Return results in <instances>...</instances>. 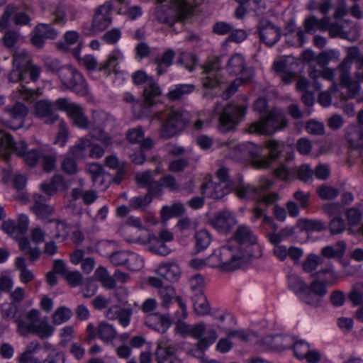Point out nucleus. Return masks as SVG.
<instances>
[{
  "instance_id": "nucleus-1",
  "label": "nucleus",
  "mask_w": 363,
  "mask_h": 363,
  "mask_svg": "<svg viewBox=\"0 0 363 363\" xmlns=\"http://www.w3.org/2000/svg\"><path fill=\"white\" fill-rule=\"evenodd\" d=\"M289 287L298 299L313 307L321 305L323 297L328 293V286H334L339 281V274L333 265H328L316 272V278L308 284L300 276L291 274L287 277Z\"/></svg>"
},
{
  "instance_id": "nucleus-2",
  "label": "nucleus",
  "mask_w": 363,
  "mask_h": 363,
  "mask_svg": "<svg viewBox=\"0 0 363 363\" xmlns=\"http://www.w3.org/2000/svg\"><path fill=\"white\" fill-rule=\"evenodd\" d=\"M202 0H157L154 16L162 23L172 24L183 20L192 13Z\"/></svg>"
},
{
  "instance_id": "nucleus-3",
  "label": "nucleus",
  "mask_w": 363,
  "mask_h": 363,
  "mask_svg": "<svg viewBox=\"0 0 363 363\" xmlns=\"http://www.w3.org/2000/svg\"><path fill=\"white\" fill-rule=\"evenodd\" d=\"M225 145L233 151V156L237 159L251 157L253 158V164L257 168H267L279 158L283 151L284 145L274 140H270L266 143V147L269 150V155L262 158H255V152L253 143L247 142L238 144L236 141L231 140L225 143Z\"/></svg>"
},
{
  "instance_id": "nucleus-4",
  "label": "nucleus",
  "mask_w": 363,
  "mask_h": 363,
  "mask_svg": "<svg viewBox=\"0 0 363 363\" xmlns=\"http://www.w3.org/2000/svg\"><path fill=\"white\" fill-rule=\"evenodd\" d=\"M152 120L160 123L159 135L163 139H169L182 132L189 121L188 112L172 107H167L156 112Z\"/></svg>"
},
{
  "instance_id": "nucleus-5",
  "label": "nucleus",
  "mask_w": 363,
  "mask_h": 363,
  "mask_svg": "<svg viewBox=\"0 0 363 363\" xmlns=\"http://www.w3.org/2000/svg\"><path fill=\"white\" fill-rule=\"evenodd\" d=\"M233 245V253L245 266L252 257L255 251L259 249L257 238L247 225H240L234 233L233 239L228 241L226 245Z\"/></svg>"
},
{
  "instance_id": "nucleus-6",
  "label": "nucleus",
  "mask_w": 363,
  "mask_h": 363,
  "mask_svg": "<svg viewBox=\"0 0 363 363\" xmlns=\"http://www.w3.org/2000/svg\"><path fill=\"white\" fill-rule=\"evenodd\" d=\"M225 69L230 74L241 76L234 79L228 86L223 94L224 99L230 97L241 84L248 83L253 77V71L247 67L245 58L240 53H235L229 57Z\"/></svg>"
},
{
  "instance_id": "nucleus-7",
  "label": "nucleus",
  "mask_w": 363,
  "mask_h": 363,
  "mask_svg": "<svg viewBox=\"0 0 363 363\" xmlns=\"http://www.w3.org/2000/svg\"><path fill=\"white\" fill-rule=\"evenodd\" d=\"M233 245L225 244L206 258L207 266L218 267L223 271H233L244 265L233 253Z\"/></svg>"
},
{
  "instance_id": "nucleus-8",
  "label": "nucleus",
  "mask_w": 363,
  "mask_h": 363,
  "mask_svg": "<svg viewBox=\"0 0 363 363\" xmlns=\"http://www.w3.org/2000/svg\"><path fill=\"white\" fill-rule=\"evenodd\" d=\"M57 75L63 89H68L77 94L84 96L88 93V86L83 75L71 65H65L57 70Z\"/></svg>"
},
{
  "instance_id": "nucleus-9",
  "label": "nucleus",
  "mask_w": 363,
  "mask_h": 363,
  "mask_svg": "<svg viewBox=\"0 0 363 363\" xmlns=\"http://www.w3.org/2000/svg\"><path fill=\"white\" fill-rule=\"evenodd\" d=\"M263 342L269 347L273 349H288L293 347L295 356L299 359H303L309 350V345L303 340L294 342L289 336L268 335L264 337Z\"/></svg>"
},
{
  "instance_id": "nucleus-10",
  "label": "nucleus",
  "mask_w": 363,
  "mask_h": 363,
  "mask_svg": "<svg viewBox=\"0 0 363 363\" xmlns=\"http://www.w3.org/2000/svg\"><path fill=\"white\" fill-rule=\"evenodd\" d=\"M216 111L220 115V129L223 132L228 131L238 125L245 113V108L236 104L225 106L220 108V111L219 105H218L216 107Z\"/></svg>"
},
{
  "instance_id": "nucleus-11",
  "label": "nucleus",
  "mask_w": 363,
  "mask_h": 363,
  "mask_svg": "<svg viewBox=\"0 0 363 363\" xmlns=\"http://www.w3.org/2000/svg\"><path fill=\"white\" fill-rule=\"evenodd\" d=\"M57 110L67 113L73 124L80 128H89V121L84 108L79 104L71 103L65 98L58 99L55 101Z\"/></svg>"
},
{
  "instance_id": "nucleus-12",
  "label": "nucleus",
  "mask_w": 363,
  "mask_h": 363,
  "mask_svg": "<svg viewBox=\"0 0 363 363\" xmlns=\"http://www.w3.org/2000/svg\"><path fill=\"white\" fill-rule=\"evenodd\" d=\"M189 336L199 340L197 347L201 351L206 350L218 337L213 327L202 323L192 325Z\"/></svg>"
},
{
  "instance_id": "nucleus-13",
  "label": "nucleus",
  "mask_w": 363,
  "mask_h": 363,
  "mask_svg": "<svg viewBox=\"0 0 363 363\" xmlns=\"http://www.w3.org/2000/svg\"><path fill=\"white\" fill-rule=\"evenodd\" d=\"M108 121V115L103 111H95L92 113L91 121L89 123L90 134L108 147L112 144V138L103 131V127Z\"/></svg>"
},
{
  "instance_id": "nucleus-14",
  "label": "nucleus",
  "mask_w": 363,
  "mask_h": 363,
  "mask_svg": "<svg viewBox=\"0 0 363 363\" xmlns=\"http://www.w3.org/2000/svg\"><path fill=\"white\" fill-rule=\"evenodd\" d=\"M352 63V60L350 57H347L339 65L340 84L342 87L347 89V97L351 99L355 97L360 90L359 82L352 80L349 74V69Z\"/></svg>"
},
{
  "instance_id": "nucleus-15",
  "label": "nucleus",
  "mask_w": 363,
  "mask_h": 363,
  "mask_svg": "<svg viewBox=\"0 0 363 363\" xmlns=\"http://www.w3.org/2000/svg\"><path fill=\"white\" fill-rule=\"evenodd\" d=\"M29 225V219L26 214H20L18 220L8 219L1 223L2 230L13 238L18 239L22 235H25L28 231Z\"/></svg>"
},
{
  "instance_id": "nucleus-16",
  "label": "nucleus",
  "mask_w": 363,
  "mask_h": 363,
  "mask_svg": "<svg viewBox=\"0 0 363 363\" xmlns=\"http://www.w3.org/2000/svg\"><path fill=\"white\" fill-rule=\"evenodd\" d=\"M56 105L48 100H40L37 101L33 110V113L40 120L47 124H52L59 118L56 113Z\"/></svg>"
},
{
  "instance_id": "nucleus-17",
  "label": "nucleus",
  "mask_w": 363,
  "mask_h": 363,
  "mask_svg": "<svg viewBox=\"0 0 363 363\" xmlns=\"http://www.w3.org/2000/svg\"><path fill=\"white\" fill-rule=\"evenodd\" d=\"M9 80L11 82H20L21 83V88L18 90V94H19V98L23 100L32 101L41 94L38 90H32L23 84L26 81L23 69L14 67L9 74Z\"/></svg>"
},
{
  "instance_id": "nucleus-18",
  "label": "nucleus",
  "mask_w": 363,
  "mask_h": 363,
  "mask_svg": "<svg viewBox=\"0 0 363 363\" xmlns=\"http://www.w3.org/2000/svg\"><path fill=\"white\" fill-rule=\"evenodd\" d=\"M6 111L9 114L11 121L5 122L1 121L4 126L13 130H18L23 127L24 118L28 113V109L24 104L17 102L12 107H7Z\"/></svg>"
},
{
  "instance_id": "nucleus-19",
  "label": "nucleus",
  "mask_w": 363,
  "mask_h": 363,
  "mask_svg": "<svg viewBox=\"0 0 363 363\" xmlns=\"http://www.w3.org/2000/svg\"><path fill=\"white\" fill-rule=\"evenodd\" d=\"M260 40L267 46L271 47L277 43L281 37V29L270 21H262L258 26Z\"/></svg>"
},
{
  "instance_id": "nucleus-20",
  "label": "nucleus",
  "mask_w": 363,
  "mask_h": 363,
  "mask_svg": "<svg viewBox=\"0 0 363 363\" xmlns=\"http://www.w3.org/2000/svg\"><path fill=\"white\" fill-rule=\"evenodd\" d=\"M220 63L218 59H213L204 67L205 76L203 85L206 88H213L223 83L220 74Z\"/></svg>"
},
{
  "instance_id": "nucleus-21",
  "label": "nucleus",
  "mask_w": 363,
  "mask_h": 363,
  "mask_svg": "<svg viewBox=\"0 0 363 363\" xmlns=\"http://www.w3.org/2000/svg\"><path fill=\"white\" fill-rule=\"evenodd\" d=\"M231 182H209L201 186L202 194L206 196L220 199L230 193L233 189Z\"/></svg>"
},
{
  "instance_id": "nucleus-22",
  "label": "nucleus",
  "mask_w": 363,
  "mask_h": 363,
  "mask_svg": "<svg viewBox=\"0 0 363 363\" xmlns=\"http://www.w3.org/2000/svg\"><path fill=\"white\" fill-rule=\"evenodd\" d=\"M13 16V22L18 26L28 25L30 18L23 11H18V8L13 4H9L5 8L4 14L0 18V28L4 29L8 25L9 18Z\"/></svg>"
},
{
  "instance_id": "nucleus-23",
  "label": "nucleus",
  "mask_w": 363,
  "mask_h": 363,
  "mask_svg": "<svg viewBox=\"0 0 363 363\" xmlns=\"http://www.w3.org/2000/svg\"><path fill=\"white\" fill-rule=\"evenodd\" d=\"M155 354L157 363H182L176 356L175 347L167 340L158 342Z\"/></svg>"
},
{
  "instance_id": "nucleus-24",
  "label": "nucleus",
  "mask_w": 363,
  "mask_h": 363,
  "mask_svg": "<svg viewBox=\"0 0 363 363\" xmlns=\"http://www.w3.org/2000/svg\"><path fill=\"white\" fill-rule=\"evenodd\" d=\"M33 204L30 209L33 213L40 220H48L49 223L50 217H51L55 212V207L52 205L48 204L45 202V199L43 196L39 194H35L33 196Z\"/></svg>"
},
{
  "instance_id": "nucleus-25",
  "label": "nucleus",
  "mask_w": 363,
  "mask_h": 363,
  "mask_svg": "<svg viewBox=\"0 0 363 363\" xmlns=\"http://www.w3.org/2000/svg\"><path fill=\"white\" fill-rule=\"evenodd\" d=\"M39 320V311L36 309L29 311L16 320L19 333L23 336L32 333Z\"/></svg>"
},
{
  "instance_id": "nucleus-26",
  "label": "nucleus",
  "mask_w": 363,
  "mask_h": 363,
  "mask_svg": "<svg viewBox=\"0 0 363 363\" xmlns=\"http://www.w3.org/2000/svg\"><path fill=\"white\" fill-rule=\"evenodd\" d=\"M111 5L108 2L99 7L93 18L92 27L94 32L102 31L111 24Z\"/></svg>"
},
{
  "instance_id": "nucleus-27",
  "label": "nucleus",
  "mask_w": 363,
  "mask_h": 363,
  "mask_svg": "<svg viewBox=\"0 0 363 363\" xmlns=\"http://www.w3.org/2000/svg\"><path fill=\"white\" fill-rule=\"evenodd\" d=\"M236 223L235 216L228 211L218 213L211 221L212 225L220 233L228 232Z\"/></svg>"
},
{
  "instance_id": "nucleus-28",
  "label": "nucleus",
  "mask_w": 363,
  "mask_h": 363,
  "mask_svg": "<svg viewBox=\"0 0 363 363\" xmlns=\"http://www.w3.org/2000/svg\"><path fill=\"white\" fill-rule=\"evenodd\" d=\"M161 94L158 84L153 79L147 80L143 90V108H150L153 106L157 102V99Z\"/></svg>"
},
{
  "instance_id": "nucleus-29",
  "label": "nucleus",
  "mask_w": 363,
  "mask_h": 363,
  "mask_svg": "<svg viewBox=\"0 0 363 363\" xmlns=\"http://www.w3.org/2000/svg\"><path fill=\"white\" fill-rule=\"evenodd\" d=\"M135 179L140 186L148 188V194L157 195L161 193V184L154 179L152 172L147 171L137 174Z\"/></svg>"
},
{
  "instance_id": "nucleus-30",
  "label": "nucleus",
  "mask_w": 363,
  "mask_h": 363,
  "mask_svg": "<svg viewBox=\"0 0 363 363\" xmlns=\"http://www.w3.org/2000/svg\"><path fill=\"white\" fill-rule=\"evenodd\" d=\"M156 272L159 276L169 281H176L181 275V269L176 262H165L160 264Z\"/></svg>"
},
{
  "instance_id": "nucleus-31",
  "label": "nucleus",
  "mask_w": 363,
  "mask_h": 363,
  "mask_svg": "<svg viewBox=\"0 0 363 363\" xmlns=\"http://www.w3.org/2000/svg\"><path fill=\"white\" fill-rule=\"evenodd\" d=\"M65 43L62 45L63 50H71L75 57H79L82 49V43L79 40V34L75 30H69L65 33Z\"/></svg>"
},
{
  "instance_id": "nucleus-32",
  "label": "nucleus",
  "mask_w": 363,
  "mask_h": 363,
  "mask_svg": "<svg viewBox=\"0 0 363 363\" xmlns=\"http://www.w3.org/2000/svg\"><path fill=\"white\" fill-rule=\"evenodd\" d=\"M94 138L91 134H89L79 139L75 144L72 146L69 152L74 158L84 157L88 155V150L91 145V139Z\"/></svg>"
},
{
  "instance_id": "nucleus-33",
  "label": "nucleus",
  "mask_w": 363,
  "mask_h": 363,
  "mask_svg": "<svg viewBox=\"0 0 363 363\" xmlns=\"http://www.w3.org/2000/svg\"><path fill=\"white\" fill-rule=\"evenodd\" d=\"M123 60L122 52L118 49L113 50L108 55L107 60L101 63L99 70L109 75L111 72H116L117 66Z\"/></svg>"
},
{
  "instance_id": "nucleus-34",
  "label": "nucleus",
  "mask_w": 363,
  "mask_h": 363,
  "mask_svg": "<svg viewBox=\"0 0 363 363\" xmlns=\"http://www.w3.org/2000/svg\"><path fill=\"white\" fill-rule=\"evenodd\" d=\"M65 187V182L63 177L60 174L54 175L51 179L40 184V190L49 196H53L60 189Z\"/></svg>"
},
{
  "instance_id": "nucleus-35",
  "label": "nucleus",
  "mask_w": 363,
  "mask_h": 363,
  "mask_svg": "<svg viewBox=\"0 0 363 363\" xmlns=\"http://www.w3.org/2000/svg\"><path fill=\"white\" fill-rule=\"evenodd\" d=\"M346 140L350 147L356 150L363 146V126L350 125L347 130Z\"/></svg>"
},
{
  "instance_id": "nucleus-36",
  "label": "nucleus",
  "mask_w": 363,
  "mask_h": 363,
  "mask_svg": "<svg viewBox=\"0 0 363 363\" xmlns=\"http://www.w3.org/2000/svg\"><path fill=\"white\" fill-rule=\"evenodd\" d=\"M249 132L251 133H259L270 135L277 130L269 115L261 121L252 123L249 127Z\"/></svg>"
},
{
  "instance_id": "nucleus-37",
  "label": "nucleus",
  "mask_w": 363,
  "mask_h": 363,
  "mask_svg": "<svg viewBox=\"0 0 363 363\" xmlns=\"http://www.w3.org/2000/svg\"><path fill=\"white\" fill-rule=\"evenodd\" d=\"M175 52L172 49H167L161 55H158L155 59L157 65L156 71L158 75L165 73L167 68L172 65Z\"/></svg>"
},
{
  "instance_id": "nucleus-38",
  "label": "nucleus",
  "mask_w": 363,
  "mask_h": 363,
  "mask_svg": "<svg viewBox=\"0 0 363 363\" xmlns=\"http://www.w3.org/2000/svg\"><path fill=\"white\" fill-rule=\"evenodd\" d=\"M194 312L199 316L208 315L211 311L210 304L203 293L194 294L191 297Z\"/></svg>"
},
{
  "instance_id": "nucleus-39",
  "label": "nucleus",
  "mask_w": 363,
  "mask_h": 363,
  "mask_svg": "<svg viewBox=\"0 0 363 363\" xmlns=\"http://www.w3.org/2000/svg\"><path fill=\"white\" fill-rule=\"evenodd\" d=\"M147 242L150 245L149 250L154 254L167 256L172 252V250L165 244L166 242H163L153 234L148 235Z\"/></svg>"
},
{
  "instance_id": "nucleus-40",
  "label": "nucleus",
  "mask_w": 363,
  "mask_h": 363,
  "mask_svg": "<svg viewBox=\"0 0 363 363\" xmlns=\"http://www.w3.org/2000/svg\"><path fill=\"white\" fill-rule=\"evenodd\" d=\"M97 334L100 340L108 343L116 337L117 331L112 324L106 321H101L97 327Z\"/></svg>"
},
{
  "instance_id": "nucleus-41",
  "label": "nucleus",
  "mask_w": 363,
  "mask_h": 363,
  "mask_svg": "<svg viewBox=\"0 0 363 363\" xmlns=\"http://www.w3.org/2000/svg\"><path fill=\"white\" fill-rule=\"evenodd\" d=\"M236 195L241 199H257L259 189L249 184H240L236 187Z\"/></svg>"
},
{
  "instance_id": "nucleus-42",
  "label": "nucleus",
  "mask_w": 363,
  "mask_h": 363,
  "mask_svg": "<svg viewBox=\"0 0 363 363\" xmlns=\"http://www.w3.org/2000/svg\"><path fill=\"white\" fill-rule=\"evenodd\" d=\"M323 263V258L315 254H309L303 262V270L305 272L310 273L316 276L315 270Z\"/></svg>"
},
{
  "instance_id": "nucleus-43",
  "label": "nucleus",
  "mask_w": 363,
  "mask_h": 363,
  "mask_svg": "<svg viewBox=\"0 0 363 363\" xmlns=\"http://www.w3.org/2000/svg\"><path fill=\"white\" fill-rule=\"evenodd\" d=\"M195 89V86L191 84H178L174 86L168 93V97L171 100H178L190 94Z\"/></svg>"
},
{
  "instance_id": "nucleus-44",
  "label": "nucleus",
  "mask_w": 363,
  "mask_h": 363,
  "mask_svg": "<svg viewBox=\"0 0 363 363\" xmlns=\"http://www.w3.org/2000/svg\"><path fill=\"white\" fill-rule=\"evenodd\" d=\"M12 146L13 140L11 135L0 130V157L6 160H9Z\"/></svg>"
},
{
  "instance_id": "nucleus-45",
  "label": "nucleus",
  "mask_w": 363,
  "mask_h": 363,
  "mask_svg": "<svg viewBox=\"0 0 363 363\" xmlns=\"http://www.w3.org/2000/svg\"><path fill=\"white\" fill-rule=\"evenodd\" d=\"M346 249V243L344 241H338L335 245H328L321 250V255L327 258H335L343 255Z\"/></svg>"
},
{
  "instance_id": "nucleus-46",
  "label": "nucleus",
  "mask_w": 363,
  "mask_h": 363,
  "mask_svg": "<svg viewBox=\"0 0 363 363\" xmlns=\"http://www.w3.org/2000/svg\"><path fill=\"white\" fill-rule=\"evenodd\" d=\"M49 224H52L55 228V231L52 233V238L64 241L67 238L69 231L65 222L57 219H50Z\"/></svg>"
},
{
  "instance_id": "nucleus-47",
  "label": "nucleus",
  "mask_w": 363,
  "mask_h": 363,
  "mask_svg": "<svg viewBox=\"0 0 363 363\" xmlns=\"http://www.w3.org/2000/svg\"><path fill=\"white\" fill-rule=\"evenodd\" d=\"M327 19V23L325 25V28H323V31L328 30L331 37H340L343 39L348 38V33L343 30L342 26L336 23L330 22V17H324Z\"/></svg>"
},
{
  "instance_id": "nucleus-48",
  "label": "nucleus",
  "mask_w": 363,
  "mask_h": 363,
  "mask_svg": "<svg viewBox=\"0 0 363 363\" xmlns=\"http://www.w3.org/2000/svg\"><path fill=\"white\" fill-rule=\"evenodd\" d=\"M327 19H324V17L319 20L314 16H310L304 21L305 30L307 33H313L317 29L323 30V28H325V24Z\"/></svg>"
},
{
  "instance_id": "nucleus-49",
  "label": "nucleus",
  "mask_w": 363,
  "mask_h": 363,
  "mask_svg": "<svg viewBox=\"0 0 363 363\" xmlns=\"http://www.w3.org/2000/svg\"><path fill=\"white\" fill-rule=\"evenodd\" d=\"M55 331L54 327L50 325L47 320H39L32 334L38 335L40 338L44 339L50 337Z\"/></svg>"
},
{
  "instance_id": "nucleus-50",
  "label": "nucleus",
  "mask_w": 363,
  "mask_h": 363,
  "mask_svg": "<svg viewBox=\"0 0 363 363\" xmlns=\"http://www.w3.org/2000/svg\"><path fill=\"white\" fill-rule=\"evenodd\" d=\"M308 74L312 79H317L322 77L326 80L333 81L335 77V71L330 68H324L323 70L318 69L313 65L308 66Z\"/></svg>"
},
{
  "instance_id": "nucleus-51",
  "label": "nucleus",
  "mask_w": 363,
  "mask_h": 363,
  "mask_svg": "<svg viewBox=\"0 0 363 363\" xmlns=\"http://www.w3.org/2000/svg\"><path fill=\"white\" fill-rule=\"evenodd\" d=\"M43 351L48 354L43 363H62V354L58 352L51 344L46 342L43 345Z\"/></svg>"
},
{
  "instance_id": "nucleus-52",
  "label": "nucleus",
  "mask_w": 363,
  "mask_h": 363,
  "mask_svg": "<svg viewBox=\"0 0 363 363\" xmlns=\"http://www.w3.org/2000/svg\"><path fill=\"white\" fill-rule=\"evenodd\" d=\"M345 216L350 225L349 231L350 233H354L352 228L361 224L362 212L356 208H350L346 211Z\"/></svg>"
},
{
  "instance_id": "nucleus-53",
  "label": "nucleus",
  "mask_w": 363,
  "mask_h": 363,
  "mask_svg": "<svg viewBox=\"0 0 363 363\" xmlns=\"http://www.w3.org/2000/svg\"><path fill=\"white\" fill-rule=\"evenodd\" d=\"M347 223L341 216H335L330 219L327 228L332 235L342 233L346 230Z\"/></svg>"
},
{
  "instance_id": "nucleus-54",
  "label": "nucleus",
  "mask_w": 363,
  "mask_h": 363,
  "mask_svg": "<svg viewBox=\"0 0 363 363\" xmlns=\"http://www.w3.org/2000/svg\"><path fill=\"white\" fill-rule=\"evenodd\" d=\"M13 67L25 69L31 64V59L29 53L26 50H18L13 56Z\"/></svg>"
},
{
  "instance_id": "nucleus-55",
  "label": "nucleus",
  "mask_w": 363,
  "mask_h": 363,
  "mask_svg": "<svg viewBox=\"0 0 363 363\" xmlns=\"http://www.w3.org/2000/svg\"><path fill=\"white\" fill-rule=\"evenodd\" d=\"M301 223L302 228L309 232H321L327 229L325 223L318 220L304 219Z\"/></svg>"
},
{
  "instance_id": "nucleus-56",
  "label": "nucleus",
  "mask_w": 363,
  "mask_h": 363,
  "mask_svg": "<svg viewBox=\"0 0 363 363\" xmlns=\"http://www.w3.org/2000/svg\"><path fill=\"white\" fill-rule=\"evenodd\" d=\"M18 245L24 254L29 256L31 260L37 259L40 256V250L38 248H31L30 242L26 238H18Z\"/></svg>"
},
{
  "instance_id": "nucleus-57",
  "label": "nucleus",
  "mask_w": 363,
  "mask_h": 363,
  "mask_svg": "<svg viewBox=\"0 0 363 363\" xmlns=\"http://www.w3.org/2000/svg\"><path fill=\"white\" fill-rule=\"evenodd\" d=\"M66 6L64 4H55L51 8V13L54 16L53 23L64 25L66 22Z\"/></svg>"
},
{
  "instance_id": "nucleus-58",
  "label": "nucleus",
  "mask_w": 363,
  "mask_h": 363,
  "mask_svg": "<svg viewBox=\"0 0 363 363\" xmlns=\"http://www.w3.org/2000/svg\"><path fill=\"white\" fill-rule=\"evenodd\" d=\"M72 317V311L65 306L58 308L52 315V321L55 325H60L68 321Z\"/></svg>"
},
{
  "instance_id": "nucleus-59",
  "label": "nucleus",
  "mask_w": 363,
  "mask_h": 363,
  "mask_svg": "<svg viewBox=\"0 0 363 363\" xmlns=\"http://www.w3.org/2000/svg\"><path fill=\"white\" fill-rule=\"evenodd\" d=\"M7 179L11 180L14 186L18 189H23L27 182V177L25 174H20L17 171L13 169L8 170L6 175Z\"/></svg>"
},
{
  "instance_id": "nucleus-60",
  "label": "nucleus",
  "mask_w": 363,
  "mask_h": 363,
  "mask_svg": "<svg viewBox=\"0 0 363 363\" xmlns=\"http://www.w3.org/2000/svg\"><path fill=\"white\" fill-rule=\"evenodd\" d=\"M177 63L184 66L189 72H192L195 68L196 59L192 53L182 52L179 55Z\"/></svg>"
},
{
  "instance_id": "nucleus-61",
  "label": "nucleus",
  "mask_w": 363,
  "mask_h": 363,
  "mask_svg": "<svg viewBox=\"0 0 363 363\" xmlns=\"http://www.w3.org/2000/svg\"><path fill=\"white\" fill-rule=\"evenodd\" d=\"M196 247L198 251L203 250L208 247L211 243V236L206 230L198 231L195 235Z\"/></svg>"
},
{
  "instance_id": "nucleus-62",
  "label": "nucleus",
  "mask_w": 363,
  "mask_h": 363,
  "mask_svg": "<svg viewBox=\"0 0 363 363\" xmlns=\"http://www.w3.org/2000/svg\"><path fill=\"white\" fill-rule=\"evenodd\" d=\"M143 266V259L138 254L128 251L125 267L130 270L138 271L141 269Z\"/></svg>"
},
{
  "instance_id": "nucleus-63",
  "label": "nucleus",
  "mask_w": 363,
  "mask_h": 363,
  "mask_svg": "<svg viewBox=\"0 0 363 363\" xmlns=\"http://www.w3.org/2000/svg\"><path fill=\"white\" fill-rule=\"evenodd\" d=\"M158 294L164 306H168L172 300L176 297V292L174 287L169 284L161 286L160 289L158 291Z\"/></svg>"
},
{
  "instance_id": "nucleus-64",
  "label": "nucleus",
  "mask_w": 363,
  "mask_h": 363,
  "mask_svg": "<svg viewBox=\"0 0 363 363\" xmlns=\"http://www.w3.org/2000/svg\"><path fill=\"white\" fill-rule=\"evenodd\" d=\"M349 299L355 306L363 303V282L357 284L349 294Z\"/></svg>"
}]
</instances>
